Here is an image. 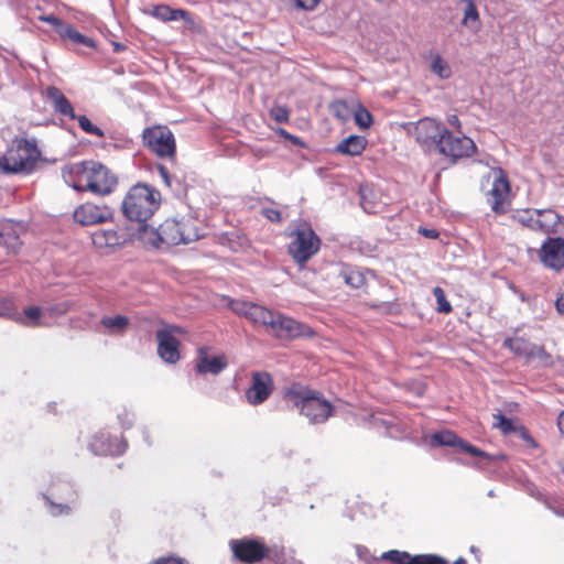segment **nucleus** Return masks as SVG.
Returning a JSON list of instances; mask_svg holds the SVG:
<instances>
[{
  "instance_id": "nucleus-3",
  "label": "nucleus",
  "mask_w": 564,
  "mask_h": 564,
  "mask_svg": "<svg viewBox=\"0 0 564 564\" xmlns=\"http://www.w3.org/2000/svg\"><path fill=\"white\" fill-rule=\"evenodd\" d=\"M39 158L40 151L34 140H20L0 158V171L4 174H29Z\"/></svg>"
},
{
  "instance_id": "nucleus-22",
  "label": "nucleus",
  "mask_w": 564,
  "mask_h": 564,
  "mask_svg": "<svg viewBox=\"0 0 564 564\" xmlns=\"http://www.w3.org/2000/svg\"><path fill=\"white\" fill-rule=\"evenodd\" d=\"M535 231L541 234H557L562 231L564 224L562 217L553 209H536Z\"/></svg>"
},
{
  "instance_id": "nucleus-57",
  "label": "nucleus",
  "mask_w": 564,
  "mask_h": 564,
  "mask_svg": "<svg viewBox=\"0 0 564 564\" xmlns=\"http://www.w3.org/2000/svg\"><path fill=\"white\" fill-rule=\"evenodd\" d=\"M557 426L562 434H564V411L558 415Z\"/></svg>"
},
{
  "instance_id": "nucleus-35",
  "label": "nucleus",
  "mask_w": 564,
  "mask_h": 564,
  "mask_svg": "<svg viewBox=\"0 0 564 564\" xmlns=\"http://www.w3.org/2000/svg\"><path fill=\"white\" fill-rule=\"evenodd\" d=\"M0 316L8 317L12 321H22V314L14 305L13 301L8 297L0 300Z\"/></svg>"
},
{
  "instance_id": "nucleus-29",
  "label": "nucleus",
  "mask_w": 564,
  "mask_h": 564,
  "mask_svg": "<svg viewBox=\"0 0 564 564\" xmlns=\"http://www.w3.org/2000/svg\"><path fill=\"white\" fill-rule=\"evenodd\" d=\"M101 325L110 334H120L128 327L129 318L123 315L105 316L101 318Z\"/></svg>"
},
{
  "instance_id": "nucleus-19",
  "label": "nucleus",
  "mask_w": 564,
  "mask_h": 564,
  "mask_svg": "<svg viewBox=\"0 0 564 564\" xmlns=\"http://www.w3.org/2000/svg\"><path fill=\"white\" fill-rule=\"evenodd\" d=\"M432 446H454L459 447L462 451L476 456V457H485L486 453L480 451L479 448L470 445L469 443L459 438L454 432L444 430L437 433H434L431 436L430 441Z\"/></svg>"
},
{
  "instance_id": "nucleus-58",
  "label": "nucleus",
  "mask_w": 564,
  "mask_h": 564,
  "mask_svg": "<svg viewBox=\"0 0 564 564\" xmlns=\"http://www.w3.org/2000/svg\"><path fill=\"white\" fill-rule=\"evenodd\" d=\"M276 132H278L281 137H283L284 139H286V140H288V138H292V134H291V133H289V132H288L285 129H283V128H279V129L276 130Z\"/></svg>"
},
{
  "instance_id": "nucleus-5",
  "label": "nucleus",
  "mask_w": 564,
  "mask_h": 564,
  "mask_svg": "<svg viewBox=\"0 0 564 564\" xmlns=\"http://www.w3.org/2000/svg\"><path fill=\"white\" fill-rule=\"evenodd\" d=\"M230 547L235 557L243 563L253 564L260 562L264 557H268L276 564H282L281 557L284 550L278 545L267 547L259 541L241 539L231 540Z\"/></svg>"
},
{
  "instance_id": "nucleus-61",
  "label": "nucleus",
  "mask_w": 564,
  "mask_h": 564,
  "mask_svg": "<svg viewBox=\"0 0 564 564\" xmlns=\"http://www.w3.org/2000/svg\"><path fill=\"white\" fill-rule=\"evenodd\" d=\"M488 496H489V497H494V496H495L494 490H489V491H488Z\"/></svg>"
},
{
  "instance_id": "nucleus-32",
  "label": "nucleus",
  "mask_w": 564,
  "mask_h": 564,
  "mask_svg": "<svg viewBox=\"0 0 564 564\" xmlns=\"http://www.w3.org/2000/svg\"><path fill=\"white\" fill-rule=\"evenodd\" d=\"M59 33L62 36L69 39L74 43L82 44L88 47L94 46V41L91 39L83 35L69 24L63 25V28L59 29Z\"/></svg>"
},
{
  "instance_id": "nucleus-25",
  "label": "nucleus",
  "mask_w": 564,
  "mask_h": 564,
  "mask_svg": "<svg viewBox=\"0 0 564 564\" xmlns=\"http://www.w3.org/2000/svg\"><path fill=\"white\" fill-rule=\"evenodd\" d=\"M150 14L154 17L155 19L163 21V22H170V21H177V20H184L188 21L191 18V14L183 9H172L171 7L166 4H159L153 7V9L150 11Z\"/></svg>"
},
{
  "instance_id": "nucleus-23",
  "label": "nucleus",
  "mask_w": 564,
  "mask_h": 564,
  "mask_svg": "<svg viewBox=\"0 0 564 564\" xmlns=\"http://www.w3.org/2000/svg\"><path fill=\"white\" fill-rule=\"evenodd\" d=\"M45 96L47 100L51 102L55 111L59 112L63 116H66L70 119L76 118V113L72 104L65 97V95L55 86H50L45 90Z\"/></svg>"
},
{
  "instance_id": "nucleus-53",
  "label": "nucleus",
  "mask_w": 564,
  "mask_h": 564,
  "mask_svg": "<svg viewBox=\"0 0 564 564\" xmlns=\"http://www.w3.org/2000/svg\"><path fill=\"white\" fill-rule=\"evenodd\" d=\"M419 231L424 237L430 238V239H436L438 237V232L435 229L421 228Z\"/></svg>"
},
{
  "instance_id": "nucleus-28",
  "label": "nucleus",
  "mask_w": 564,
  "mask_h": 564,
  "mask_svg": "<svg viewBox=\"0 0 564 564\" xmlns=\"http://www.w3.org/2000/svg\"><path fill=\"white\" fill-rule=\"evenodd\" d=\"M430 59V69L433 74L441 79H447L452 76L451 65L438 53L431 54Z\"/></svg>"
},
{
  "instance_id": "nucleus-36",
  "label": "nucleus",
  "mask_w": 564,
  "mask_h": 564,
  "mask_svg": "<svg viewBox=\"0 0 564 564\" xmlns=\"http://www.w3.org/2000/svg\"><path fill=\"white\" fill-rule=\"evenodd\" d=\"M43 310L39 306L26 307L22 314V321H17L26 326H39L41 325L40 318Z\"/></svg>"
},
{
  "instance_id": "nucleus-39",
  "label": "nucleus",
  "mask_w": 564,
  "mask_h": 564,
  "mask_svg": "<svg viewBox=\"0 0 564 564\" xmlns=\"http://www.w3.org/2000/svg\"><path fill=\"white\" fill-rule=\"evenodd\" d=\"M355 122L361 129H368L372 123L371 113L364 107H358L354 113Z\"/></svg>"
},
{
  "instance_id": "nucleus-62",
  "label": "nucleus",
  "mask_w": 564,
  "mask_h": 564,
  "mask_svg": "<svg viewBox=\"0 0 564 564\" xmlns=\"http://www.w3.org/2000/svg\"><path fill=\"white\" fill-rule=\"evenodd\" d=\"M361 198L365 199V191L361 189Z\"/></svg>"
},
{
  "instance_id": "nucleus-2",
  "label": "nucleus",
  "mask_w": 564,
  "mask_h": 564,
  "mask_svg": "<svg viewBox=\"0 0 564 564\" xmlns=\"http://www.w3.org/2000/svg\"><path fill=\"white\" fill-rule=\"evenodd\" d=\"M161 194L147 184H137L130 188L122 202V213L138 223L147 221L159 208Z\"/></svg>"
},
{
  "instance_id": "nucleus-59",
  "label": "nucleus",
  "mask_w": 564,
  "mask_h": 564,
  "mask_svg": "<svg viewBox=\"0 0 564 564\" xmlns=\"http://www.w3.org/2000/svg\"><path fill=\"white\" fill-rule=\"evenodd\" d=\"M288 140L292 141L294 144L301 143L300 139L293 134H292V138H288Z\"/></svg>"
},
{
  "instance_id": "nucleus-54",
  "label": "nucleus",
  "mask_w": 564,
  "mask_h": 564,
  "mask_svg": "<svg viewBox=\"0 0 564 564\" xmlns=\"http://www.w3.org/2000/svg\"><path fill=\"white\" fill-rule=\"evenodd\" d=\"M158 169H159L160 175L163 178L164 183L170 186L171 185L170 175H169L166 167H164L163 165H160Z\"/></svg>"
},
{
  "instance_id": "nucleus-11",
  "label": "nucleus",
  "mask_w": 564,
  "mask_h": 564,
  "mask_svg": "<svg viewBox=\"0 0 564 564\" xmlns=\"http://www.w3.org/2000/svg\"><path fill=\"white\" fill-rule=\"evenodd\" d=\"M437 151L446 156L459 159L474 154L476 145L470 138L466 135H454L445 129Z\"/></svg>"
},
{
  "instance_id": "nucleus-27",
  "label": "nucleus",
  "mask_w": 564,
  "mask_h": 564,
  "mask_svg": "<svg viewBox=\"0 0 564 564\" xmlns=\"http://www.w3.org/2000/svg\"><path fill=\"white\" fill-rule=\"evenodd\" d=\"M139 239L144 246L160 248L163 246L161 229L149 226H142L139 230Z\"/></svg>"
},
{
  "instance_id": "nucleus-8",
  "label": "nucleus",
  "mask_w": 564,
  "mask_h": 564,
  "mask_svg": "<svg viewBox=\"0 0 564 564\" xmlns=\"http://www.w3.org/2000/svg\"><path fill=\"white\" fill-rule=\"evenodd\" d=\"M185 334V328L173 324H162L156 330L158 355L164 362L174 365L180 360L181 337Z\"/></svg>"
},
{
  "instance_id": "nucleus-26",
  "label": "nucleus",
  "mask_w": 564,
  "mask_h": 564,
  "mask_svg": "<svg viewBox=\"0 0 564 564\" xmlns=\"http://www.w3.org/2000/svg\"><path fill=\"white\" fill-rule=\"evenodd\" d=\"M367 140L361 135H349L339 142L336 147L338 153L356 156L362 153L366 149Z\"/></svg>"
},
{
  "instance_id": "nucleus-37",
  "label": "nucleus",
  "mask_w": 564,
  "mask_h": 564,
  "mask_svg": "<svg viewBox=\"0 0 564 564\" xmlns=\"http://www.w3.org/2000/svg\"><path fill=\"white\" fill-rule=\"evenodd\" d=\"M527 359H538L542 366H550L551 362L550 354L546 352L543 346L535 344H532Z\"/></svg>"
},
{
  "instance_id": "nucleus-44",
  "label": "nucleus",
  "mask_w": 564,
  "mask_h": 564,
  "mask_svg": "<svg viewBox=\"0 0 564 564\" xmlns=\"http://www.w3.org/2000/svg\"><path fill=\"white\" fill-rule=\"evenodd\" d=\"M270 116L276 122L283 123L289 121L290 111L286 107L276 105L270 109Z\"/></svg>"
},
{
  "instance_id": "nucleus-56",
  "label": "nucleus",
  "mask_w": 564,
  "mask_h": 564,
  "mask_svg": "<svg viewBox=\"0 0 564 564\" xmlns=\"http://www.w3.org/2000/svg\"><path fill=\"white\" fill-rule=\"evenodd\" d=\"M448 123L455 128H460V121L456 115H452L447 119Z\"/></svg>"
},
{
  "instance_id": "nucleus-9",
  "label": "nucleus",
  "mask_w": 564,
  "mask_h": 564,
  "mask_svg": "<svg viewBox=\"0 0 564 564\" xmlns=\"http://www.w3.org/2000/svg\"><path fill=\"white\" fill-rule=\"evenodd\" d=\"M292 237L289 253L296 263H305L319 250L321 240L311 228L297 229Z\"/></svg>"
},
{
  "instance_id": "nucleus-46",
  "label": "nucleus",
  "mask_w": 564,
  "mask_h": 564,
  "mask_svg": "<svg viewBox=\"0 0 564 564\" xmlns=\"http://www.w3.org/2000/svg\"><path fill=\"white\" fill-rule=\"evenodd\" d=\"M262 215L272 223H280L282 220V216L280 210L271 207L262 208Z\"/></svg>"
},
{
  "instance_id": "nucleus-50",
  "label": "nucleus",
  "mask_w": 564,
  "mask_h": 564,
  "mask_svg": "<svg viewBox=\"0 0 564 564\" xmlns=\"http://www.w3.org/2000/svg\"><path fill=\"white\" fill-rule=\"evenodd\" d=\"M132 417L133 415L126 410L118 414V420L123 429H129L132 425Z\"/></svg>"
},
{
  "instance_id": "nucleus-31",
  "label": "nucleus",
  "mask_w": 564,
  "mask_h": 564,
  "mask_svg": "<svg viewBox=\"0 0 564 564\" xmlns=\"http://www.w3.org/2000/svg\"><path fill=\"white\" fill-rule=\"evenodd\" d=\"M503 346L511 350L514 355L528 358L532 343L521 337L507 338Z\"/></svg>"
},
{
  "instance_id": "nucleus-47",
  "label": "nucleus",
  "mask_w": 564,
  "mask_h": 564,
  "mask_svg": "<svg viewBox=\"0 0 564 564\" xmlns=\"http://www.w3.org/2000/svg\"><path fill=\"white\" fill-rule=\"evenodd\" d=\"M50 512L53 516H59L64 513L68 514L70 512V507L68 505L50 502Z\"/></svg>"
},
{
  "instance_id": "nucleus-38",
  "label": "nucleus",
  "mask_w": 564,
  "mask_h": 564,
  "mask_svg": "<svg viewBox=\"0 0 564 564\" xmlns=\"http://www.w3.org/2000/svg\"><path fill=\"white\" fill-rule=\"evenodd\" d=\"M406 564H447V561L434 554H420L409 558Z\"/></svg>"
},
{
  "instance_id": "nucleus-33",
  "label": "nucleus",
  "mask_w": 564,
  "mask_h": 564,
  "mask_svg": "<svg viewBox=\"0 0 564 564\" xmlns=\"http://www.w3.org/2000/svg\"><path fill=\"white\" fill-rule=\"evenodd\" d=\"M536 209L529 208V209H522L517 210L513 214V219L521 224L524 227H528L529 229L535 231L536 227Z\"/></svg>"
},
{
  "instance_id": "nucleus-48",
  "label": "nucleus",
  "mask_w": 564,
  "mask_h": 564,
  "mask_svg": "<svg viewBox=\"0 0 564 564\" xmlns=\"http://www.w3.org/2000/svg\"><path fill=\"white\" fill-rule=\"evenodd\" d=\"M69 304L62 302L46 308L52 315H62L69 311Z\"/></svg>"
},
{
  "instance_id": "nucleus-12",
  "label": "nucleus",
  "mask_w": 564,
  "mask_h": 564,
  "mask_svg": "<svg viewBox=\"0 0 564 564\" xmlns=\"http://www.w3.org/2000/svg\"><path fill=\"white\" fill-rule=\"evenodd\" d=\"M74 220L82 226H93L112 219L113 212L107 205L85 203L74 210Z\"/></svg>"
},
{
  "instance_id": "nucleus-51",
  "label": "nucleus",
  "mask_w": 564,
  "mask_h": 564,
  "mask_svg": "<svg viewBox=\"0 0 564 564\" xmlns=\"http://www.w3.org/2000/svg\"><path fill=\"white\" fill-rule=\"evenodd\" d=\"M152 564H187L185 560L178 557H160L155 560Z\"/></svg>"
},
{
  "instance_id": "nucleus-41",
  "label": "nucleus",
  "mask_w": 564,
  "mask_h": 564,
  "mask_svg": "<svg viewBox=\"0 0 564 564\" xmlns=\"http://www.w3.org/2000/svg\"><path fill=\"white\" fill-rule=\"evenodd\" d=\"M75 119L78 121V126L80 127V129L86 133L97 137H104V131L97 126L93 124L86 116H76Z\"/></svg>"
},
{
  "instance_id": "nucleus-18",
  "label": "nucleus",
  "mask_w": 564,
  "mask_h": 564,
  "mask_svg": "<svg viewBox=\"0 0 564 564\" xmlns=\"http://www.w3.org/2000/svg\"><path fill=\"white\" fill-rule=\"evenodd\" d=\"M272 379L268 372H254L251 387L246 392L250 404L257 405L264 402L272 391Z\"/></svg>"
},
{
  "instance_id": "nucleus-10",
  "label": "nucleus",
  "mask_w": 564,
  "mask_h": 564,
  "mask_svg": "<svg viewBox=\"0 0 564 564\" xmlns=\"http://www.w3.org/2000/svg\"><path fill=\"white\" fill-rule=\"evenodd\" d=\"M145 145L161 158H173L175 154V139L173 133L162 126L147 128L143 131Z\"/></svg>"
},
{
  "instance_id": "nucleus-30",
  "label": "nucleus",
  "mask_w": 564,
  "mask_h": 564,
  "mask_svg": "<svg viewBox=\"0 0 564 564\" xmlns=\"http://www.w3.org/2000/svg\"><path fill=\"white\" fill-rule=\"evenodd\" d=\"M339 275L343 281L352 289H358L365 284V275L358 269L344 267L340 270Z\"/></svg>"
},
{
  "instance_id": "nucleus-60",
  "label": "nucleus",
  "mask_w": 564,
  "mask_h": 564,
  "mask_svg": "<svg viewBox=\"0 0 564 564\" xmlns=\"http://www.w3.org/2000/svg\"><path fill=\"white\" fill-rule=\"evenodd\" d=\"M454 564H467V562L463 557H458Z\"/></svg>"
},
{
  "instance_id": "nucleus-55",
  "label": "nucleus",
  "mask_w": 564,
  "mask_h": 564,
  "mask_svg": "<svg viewBox=\"0 0 564 564\" xmlns=\"http://www.w3.org/2000/svg\"><path fill=\"white\" fill-rule=\"evenodd\" d=\"M556 308L560 313L564 314V292L556 300Z\"/></svg>"
},
{
  "instance_id": "nucleus-64",
  "label": "nucleus",
  "mask_w": 564,
  "mask_h": 564,
  "mask_svg": "<svg viewBox=\"0 0 564 564\" xmlns=\"http://www.w3.org/2000/svg\"><path fill=\"white\" fill-rule=\"evenodd\" d=\"M291 564H302L301 562L293 561Z\"/></svg>"
},
{
  "instance_id": "nucleus-14",
  "label": "nucleus",
  "mask_w": 564,
  "mask_h": 564,
  "mask_svg": "<svg viewBox=\"0 0 564 564\" xmlns=\"http://www.w3.org/2000/svg\"><path fill=\"white\" fill-rule=\"evenodd\" d=\"M91 162H79L63 169V178L74 189L84 192L90 189Z\"/></svg>"
},
{
  "instance_id": "nucleus-52",
  "label": "nucleus",
  "mask_w": 564,
  "mask_h": 564,
  "mask_svg": "<svg viewBox=\"0 0 564 564\" xmlns=\"http://www.w3.org/2000/svg\"><path fill=\"white\" fill-rule=\"evenodd\" d=\"M42 21L47 22L56 28L62 29L65 23H63L55 15H45L41 18Z\"/></svg>"
},
{
  "instance_id": "nucleus-15",
  "label": "nucleus",
  "mask_w": 564,
  "mask_h": 564,
  "mask_svg": "<svg viewBox=\"0 0 564 564\" xmlns=\"http://www.w3.org/2000/svg\"><path fill=\"white\" fill-rule=\"evenodd\" d=\"M494 174L495 178L488 193V203L495 213L502 214L506 212L505 204L510 193V185L502 170L499 169Z\"/></svg>"
},
{
  "instance_id": "nucleus-4",
  "label": "nucleus",
  "mask_w": 564,
  "mask_h": 564,
  "mask_svg": "<svg viewBox=\"0 0 564 564\" xmlns=\"http://www.w3.org/2000/svg\"><path fill=\"white\" fill-rule=\"evenodd\" d=\"M286 398L313 424L324 423L332 415L329 402L314 392L291 390Z\"/></svg>"
},
{
  "instance_id": "nucleus-20",
  "label": "nucleus",
  "mask_w": 564,
  "mask_h": 564,
  "mask_svg": "<svg viewBox=\"0 0 564 564\" xmlns=\"http://www.w3.org/2000/svg\"><path fill=\"white\" fill-rule=\"evenodd\" d=\"M91 241L100 250H113L128 241V235L117 229H98L93 232Z\"/></svg>"
},
{
  "instance_id": "nucleus-49",
  "label": "nucleus",
  "mask_w": 564,
  "mask_h": 564,
  "mask_svg": "<svg viewBox=\"0 0 564 564\" xmlns=\"http://www.w3.org/2000/svg\"><path fill=\"white\" fill-rule=\"evenodd\" d=\"M299 9L306 11L314 10L318 4L319 0H293Z\"/></svg>"
},
{
  "instance_id": "nucleus-24",
  "label": "nucleus",
  "mask_w": 564,
  "mask_h": 564,
  "mask_svg": "<svg viewBox=\"0 0 564 564\" xmlns=\"http://www.w3.org/2000/svg\"><path fill=\"white\" fill-rule=\"evenodd\" d=\"M0 246L11 253H15L21 246L17 226L11 221H6L0 229Z\"/></svg>"
},
{
  "instance_id": "nucleus-43",
  "label": "nucleus",
  "mask_w": 564,
  "mask_h": 564,
  "mask_svg": "<svg viewBox=\"0 0 564 564\" xmlns=\"http://www.w3.org/2000/svg\"><path fill=\"white\" fill-rule=\"evenodd\" d=\"M494 419H495L494 426L501 430V432L503 434H509V433L513 432L514 427L512 425L511 420H509L508 417H506L505 415H502L500 413L494 414Z\"/></svg>"
},
{
  "instance_id": "nucleus-17",
  "label": "nucleus",
  "mask_w": 564,
  "mask_h": 564,
  "mask_svg": "<svg viewBox=\"0 0 564 564\" xmlns=\"http://www.w3.org/2000/svg\"><path fill=\"white\" fill-rule=\"evenodd\" d=\"M127 443L122 440L111 438L107 432H99L94 435L89 443V449L95 455H111L117 456L126 452Z\"/></svg>"
},
{
  "instance_id": "nucleus-21",
  "label": "nucleus",
  "mask_w": 564,
  "mask_h": 564,
  "mask_svg": "<svg viewBox=\"0 0 564 564\" xmlns=\"http://www.w3.org/2000/svg\"><path fill=\"white\" fill-rule=\"evenodd\" d=\"M227 366V360L224 356H209L208 348L202 347L198 350V357L196 362L197 372L205 375H218Z\"/></svg>"
},
{
  "instance_id": "nucleus-13",
  "label": "nucleus",
  "mask_w": 564,
  "mask_h": 564,
  "mask_svg": "<svg viewBox=\"0 0 564 564\" xmlns=\"http://www.w3.org/2000/svg\"><path fill=\"white\" fill-rule=\"evenodd\" d=\"M539 257L549 269L554 271L564 269V238H547L541 246Z\"/></svg>"
},
{
  "instance_id": "nucleus-45",
  "label": "nucleus",
  "mask_w": 564,
  "mask_h": 564,
  "mask_svg": "<svg viewBox=\"0 0 564 564\" xmlns=\"http://www.w3.org/2000/svg\"><path fill=\"white\" fill-rule=\"evenodd\" d=\"M330 111L340 120H346L348 118V108L345 101L339 100L333 102L330 106Z\"/></svg>"
},
{
  "instance_id": "nucleus-40",
  "label": "nucleus",
  "mask_w": 564,
  "mask_h": 564,
  "mask_svg": "<svg viewBox=\"0 0 564 564\" xmlns=\"http://www.w3.org/2000/svg\"><path fill=\"white\" fill-rule=\"evenodd\" d=\"M433 294H434V296L436 299L437 312L445 313V314L452 312V305L446 300L445 292H444V290L442 288L435 286L433 289Z\"/></svg>"
},
{
  "instance_id": "nucleus-7",
  "label": "nucleus",
  "mask_w": 564,
  "mask_h": 564,
  "mask_svg": "<svg viewBox=\"0 0 564 564\" xmlns=\"http://www.w3.org/2000/svg\"><path fill=\"white\" fill-rule=\"evenodd\" d=\"M404 129L424 150L437 151L446 128L432 118H423L408 122Z\"/></svg>"
},
{
  "instance_id": "nucleus-16",
  "label": "nucleus",
  "mask_w": 564,
  "mask_h": 564,
  "mask_svg": "<svg viewBox=\"0 0 564 564\" xmlns=\"http://www.w3.org/2000/svg\"><path fill=\"white\" fill-rule=\"evenodd\" d=\"M89 192L98 195L111 193L117 184L116 176L102 164L91 162Z\"/></svg>"
},
{
  "instance_id": "nucleus-34",
  "label": "nucleus",
  "mask_w": 564,
  "mask_h": 564,
  "mask_svg": "<svg viewBox=\"0 0 564 564\" xmlns=\"http://www.w3.org/2000/svg\"><path fill=\"white\" fill-rule=\"evenodd\" d=\"M462 2L466 4L462 23L471 30H474V29L477 30L475 24H477L479 22V13H478V10H477L474 1L473 0H462Z\"/></svg>"
},
{
  "instance_id": "nucleus-42",
  "label": "nucleus",
  "mask_w": 564,
  "mask_h": 564,
  "mask_svg": "<svg viewBox=\"0 0 564 564\" xmlns=\"http://www.w3.org/2000/svg\"><path fill=\"white\" fill-rule=\"evenodd\" d=\"M381 558L388 560L394 564H406L409 558H412V555L408 552L391 550V551L384 552L381 555Z\"/></svg>"
},
{
  "instance_id": "nucleus-63",
  "label": "nucleus",
  "mask_w": 564,
  "mask_h": 564,
  "mask_svg": "<svg viewBox=\"0 0 564 564\" xmlns=\"http://www.w3.org/2000/svg\"><path fill=\"white\" fill-rule=\"evenodd\" d=\"M364 209L368 212V208L365 203H362Z\"/></svg>"
},
{
  "instance_id": "nucleus-1",
  "label": "nucleus",
  "mask_w": 564,
  "mask_h": 564,
  "mask_svg": "<svg viewBox=\"0 0 564 564\" xmlns=\"http://www.w3.org/2000/svg\"><path fill=\"white\" fill-rule=\"evenodd\" d=\"M229 307L238 315L245 316L254 325L263 326L265 330L273 336L282 339L295 338L300 336H310L312 330L304 324L293 318L283 316L280 313L270 311L261 305L231 300Z\"/></svg>"
},
{
  "instance_id": "nucleus-6",
  "label": "nucleus",
  "mask_w": 564,
  "mask_h": 564,
  "mask_svg": "<svg viewBox=\"0 0 564 564\" xmlns=\"http://www.w3.org/2000/svg\"><path fill=\"white\" fill-rule=\"evenodd\" d=\"M160 229L165 246L187 245L203 237L197 220L192 217L166 219L160 225Z\"/></svg>"
}]
</instances>
